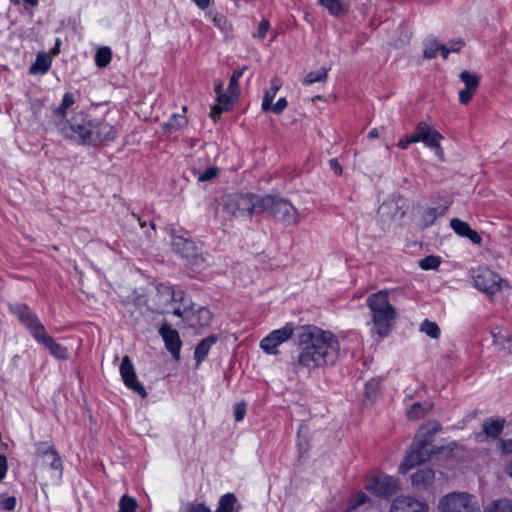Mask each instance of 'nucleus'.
<instances>
[{"mask_svg":"<svg viewBox=\"0 0 512 512\" xmlns=\"http://www.w3.org/2000/svg\"><path fill=\"white\" fill-rule=\"evenodd\" d=\"M297 355L291 363L298 374L313 373L334 365L340 353V344L330 332L313 325L301 326L296 332Z\"/></svg>","mask_w":512,"mask_h":512,"instance_id":"1","label":"nucleus"},{"mask_svg":"<svg viewBox=\"0 0 512 512\" xmlns=\"http://www.w3.org/2000/svg\"><path fill=\"white\" fill-rule=\"evenodd\" d=\"M261 196L254 193H229L219 199L218 213L225 221L246 220L259 214Z\"/></svg>","mask_w":512,"mask_h":512,"instance_id":"2","label":"nucleus"},{"mask_svg":"<svg viewBox=\"0 0 512 512\" xmlns=\"http://www.w3.org/2000/svg\"><path fill=\"white\" fill-rule=\"evenodd\" d=\"M440 430L441 424L438 421H430L420 428L411 444L409 454L399 468L401 473H406L408 470L430 458L433 452L430 446L432 445L435 434Z\"/></svg>","mask_w":512,"mask_h":512,"instance_id":"3","label":"nucleus"},{"mask_svg":"<svg viewBox=\"0 0 512 512\" xmlns=\"http://www.w3.org/2000/svg\"><path fill=\"white\" fill-rule=\"evenodd\" d=\"M367 306L371 310L372 320L376 332L380 336H387L392 328V322L397 313L388 300L386 291H378L371 294L367 300Z\"/></svg>","mask_w":512,"mask_h":512,"instance_id":"4","label":"nucleus"},{"mask_svg":"<svg viewBox=\"0 0 512 512\" xmlns=\"http://www.w3.org/2000/svg\"><path fill=\"white\" fill-rule=\"evenodd\" d=\"M92 119L83 112L74 114L68 120H57L56 128L59 133L81 145H88Z\"/></svg>","mask_w":512,"mask_h":512,"instance_id":"5","label":"nucleus"},{"mask_svg":"<svg viewBox=\"0 0 512 512\" xmlns=\"http://www.w3.org/2000/svg\"><path fill=\"white\" fill-rule=\"evenodd\" d=\"M267 212L276 221L285 225H297L299 214L297 209L284 198L278 196H261L259 213Z\"/></svg>","mask_w":512,"mask_h":512,"instance_id":"6","label":"nucleus"},{"mask_svg":"<svg viewBox=\"0 0 512 512\" xmlns=\"http://www.w3.org/2000/svg\"><path fill=\"white\" fill-rule=\"evenodd\" d=\"M440 512H478L479 507L474 496L467 492H451L441 498Z\"/></svg>","mask_w":512,"mask_h":512,"instance_id":"7","label":"nucleus"},{"mask_svg":"<svg viewBox=\"0 0 512 512\" xmlns=\"http://www.w3.org/2000/svg\"><path fill=\"white\" fill-rule=\"evenodd\" d=\"M10 312L19 320V322L28 330L35 340L46 329L39 320L38 316L24 303L10 305Z\"/></svg>","mask_w":512,"mask_h":512,"instance_id":"8","label":"nucleus"},{"mask_svg":"<svg viewBox=\"0 0 512 512\" xmlns=\"http://www.w3.org/2000/svg\"><path fill=\"white\" fill-rule=\"evenodd\" d=\"M473 283L475 288L487 294H494L501 288L502 278L493 270L479 266L473 270Z\"/></svg>","mask_w":512,"mask_h":512,"instance_id":"9","label":"nucleus"},{"mask_svg":"<svg viewBox=\"0 0 512 512\" xmlns=\"http://www.w3.org/2000/svg\"><path fill=\"white\" fill-rule=\"evenodd\" d=\"M35 455L41 460L42 465L49 467L55 472L57 479H60L63 472V463L59 453L49 442H37L35 444Z\"/></svg>","mask_w":512,"mask_h":512,"instance_id":"10","label":"nucleus"},{"mask_svg":"<svg viewBox=\"0 0 512 512\" xmlns=\"http://www.w3.org/2000/svg\"><path fill=\"white\" fill-rule=\"evenodd\" d=\"M365 488L377 497L388 499L397 493L399 485L394 477L379 474L367 483Z\"/></svg>","mask_w":512,"mask_h":512,"instance_id":"11","label":"nucleus"},{"mask_svg":"<svg viewBox=\"0 0 512 512\" xmlns=\"http://www.w3.org/2000/svg\"><path fill=\"white\" fill-rule=\"evenodd\" d=\"M118 132L114 125L103 119H92L89 144L97 146L114 141Z\"/></svg>","mask_w":512,"mask_h":512,"instance_id":"12","label":"nucleus"},{"mask_svg":"<svg viewBox=\"0 0 512 512\" xmlns=\"http://www.w3.org/2000/svg\"><path fill=\"white\" fill-rule=\"evenodd\" d=\"M294 328L292 324H286L280 329L273 330L260 341V347L271 355L278 354V346L292 337Z\"/></svg>","mask_w":512,"mask_h":512,"instance_id":"13","label":"nucleus"},{"mask_svg":"<svg viewBox=\"0 0 512 512\" xmlns=\"http://www.w3.org/2000/svg\"><path fill=\"white\" fill-rule=\"evenodd\" d=\"M120 374L127 388L137 393L142 398L147 397L144 386L138 381L133 364L128 356H124L120 365Z\"/></svg>","mask_w":512,"mask_h":512,"instance_id":"14","label":"nucleus"},{"mask_svg":"<svg viewBox=\"0 0 512 512\" xmlns=\"http://www.w3.org/2000/svg\"><path fill=\"white\" fill-rule=\"evenodd\" d=\"M416 132L422 137V142L429 148L435 150V154L443 159L444 152L440 145L442 135L435 129L431 128L426 122H420L416 126Z\"/></svg>","mask_w":512,"mask_h":512,"instance_id":"15","label":"nucleus"},{"mask_svg":"<svg viewBox=\"0 0 512 512\" xmlns=\"http://www.w3.org/2000/svg\"><path fill=\"white\" fill-rule=\"evenodd\" d=\"M159 334L165 343V348L169 351L173 359L179 361L182 347L179 332L173 329L169 324L164 323L159 328Z\"/></svg>","mask_w":512,"mask_h":512,"instance_id":"16","label":"nucleus"},{"mask_svg":"<svg viewBox=\"0 0 512 512\" xmlns=\"http://www.w3.org/2000/svg\"><path fill=\"white\" fill-rule=\"evenodd\" d=\"M459 77L465 84V87L459 91V102L467 105L479 87L480 78L477 74L468 70L462 71Z\"/></svg>","mask_w":512,"mask_h":512,"instance_id":"17","label":"nucleus"},{"mask_svg":"<svg viewBox=\"0 0 512 512\" xmlns=\"http://www.w3.org/2000/svg\"><path fill=\"white\" fill-rule=\"evenodd\" d=\"M428 505L425 502L414 499L413 497H397L392 505L390 512H427Z\"/></svg>","mask_w":512,"mask_h":512,"instance_id":"18","label":"nucleus"},{"mask_svg":"<svg viewBox=\"0 0 512 512\" xmlns=\"http://www.w3.org/2000/svg\"><path fill=\"white\" fill-rule=\"evenodd\" d=\"M35 341L41 345H43L49 353L58 360H66L69 357L68 349L57 343L54 338H52L47 331L45 330L38 336Z\"/></svg>","mask_w":512,"mask_h":512,"instance_id":"19","label":"nucleus"},{"mask_svg":"<svg viewBox=\"0 0 512 512\" xmlns=\"http://www.w3.org/2000/svg\"><path fill=\"white\" fill-rule=\"evenodd\" d=\"M172 249L175 253L186 259H193L197 255L195 243L183 236L172 235Z\"/></svg>","mask_w":512,"mask_h":512,"instance_id":"20","label":"nucleus"},{"mask_svg":"<svg viewBox=\"0 0 512 512\" xmlns=\"http://www.w3.org/2000/svg\"><path fill=\"white\" fill-rule=\"evenodd\" d=\"M435 472L432 469H420L411 475V484L417 491H424L430 487L434 481Z\"/></svg>","mask_w":512,"mask_h":512,"instance_id":"21","label":"nucleus"},{"mask_svg":"<svg viewBox=\"0 0 512 512\" xmlns=\"http://www.w3.org/2000/svg\"><path fill=\"white\" fill-rule=\"evenodd\" d=\"M450 226L459 236L468 238L474 244H481V236L473 230L467 222L458 218H452L450 220Z\"/></svg>","mask_w":512,"mask_h":512,"instance_id":"22","label":"nucleus"},{"mask_svg":"<svg viewBox=\"0 0 512 512\" xmlns=\"http://www.w3.org/2000/svg\"><path fill=\"white\" fill-rule=\"evenodd\" d=\"M212 317V313L207 307H200L196 312L190 310L186 320L192 327H207L211 324Z\"/></svg>","mask_w":512,"mask_h":512,"instance_id":"23","label":"nucleus"},{"mask_svg":"<svg viewBox=\"0 0 512 512\" xmlns=\"http://www.w3.org/2000/svg\"><path fill=\"white\" fill-rule=\"evenodd\" d=\"M217 340L218 337L216 335H209L198 343L194 351V358L197 365L204 361L210 348L217 342Z\"/></svg>","mask_w":512,"mask_h":512,"instance_id":"24","label":"nucleus"},{"mask_svg":"<svg viewBox=\"0 0 512 512\" xmlns=\"http://www.w3.org/2000/svg\"><path fill=\"white\" fill-rule=\"evenodd\" d=\"M505 419H488L483 423L484 434L492 439H497L503 432Z\"/></svg>","mask_w":512,"mask_h":512,"instance_id":"25","label":"nucleus"},{"mask_svg":"<svg viewBox=\"0 0 512 512\" xmlns=\"http://www.w3.org/2000/svg\"><path fill=\"white\" fill-rule=\"evenodd\" d=\"M75 103V97L72 92H66L63 95L60 105L53 111L54 122L57 120H67V110Z\"/></svg>","mask_w":512,"mask_h":512,"instance_id":"26","label":"nucleus"},{"mask_svg":"<svg viewBox=\"0 0 512 512\" xmlns=\"http://www.w3.org/2000/svg\"><path fill=\"white\" fill-rule=\"evenodd\" d=\"M433 409V403L424 402L414 403L407 411V417L409 420H417L425 417Z\"/></svg>","mask_w":512,"mask_h":512,"instance_id":"27","label":"nucleus"},{"mask_svg":"<svg viewBox=\"0 0 512 512\" xmlns=\"http://www.w3.org/2000/svg\"><path fill=\"white\" fill-rule=\"evenodd\" d=\"M50 67H51L50 57L46 53L42 52L36 56V60L30 66L29 70H30L31 74H37V73L45 74L48 72Z\"/></svg>","mask_w":512,"mask_h":512,"instance_id":"28","label":"nucleus"},{"mask_svg":"<svg viewBox=\"0 0 512 512\" xmlns=\"http://www.w3.org/2000/svg\"><path fill=\"white\" fill-rule=\"evenodd\" d=\"M447 207H430L423 211L422 221L425 227L431 226L438 217L446 213Z\"/></svg>","mask_w":512,"mask_h":512,"instance_id":"29","label":"nucleus"},{"mask_svg":"<svg viewBox=\"0 0 512 512\" xmlns=\"http://www.w3.org/2000/svg\"><path fill=\"white\" fill-rule=\"evenodd\" d=\"M236 502L237 498L233 493H226L220 497L215 512H237L234 508Z\"/></svg>","mask_w":512,"mask_h":512,"instance_id":"30","label":"nucleus"},{"mask_svg":"<svg viewBox=\"0 0 512 512\" xmlns=\"http://www.w3.org/2000/svg\"><path fill=\"white\" fill-rule=\"evenodd\" d=\"M280 82L278 79H272L271 81V88L265 93L262 101V110L264 112H268L269 108H271V104L280 89Z\"/></svg>","mask_w":512,"mask_h":512,"instance_id":"31","label":"nucleus"},{"mask_svg":"<svg viewBox=\"0 0 512 512\" xmlns=\"http://www.w3.org/2000/svg\"><path fill=\"white\" fill-rule=\"evenodd\" d=\"M244 70H245V67L242 69L234 70L230 77L229 85H228V92H229L230 96H232L233 102H235L238 98L239 79L243 75Z\"/></svg>","mask_w":512,"mask_h":512,"instance_id":"32","label":"nucleus"},{"mask_svg":"<svg viewBox=\"0 0 512 512\" xmlns=\"http://www.w3.org/2000/svg\"><path fill=\"white\" fill-rule=\"evenodd\" d=\"M215 93L217 94V101L220 105H223L224 108L227 110L230 109V107L234 104L232 100V96H230L229 92L224 93L223 92V83L220 81L215 84Z\"/></svg>","mask_w":512,"mask_h":512,"instance_id":"33","label":"nucleus"},{"mask_svg":"<svg viewBox=\"0 0 512 512\" xmlns=\"http://www.w3.org/2000/svg\"><path fill=\"white\" fill-rule=\"evenodd\" d=\"M112 59V51L109 47H101L96 51L95 62L99 68L106 67Z\"/></svg>","mask_w":512,"mask_h":512,"instance_id":"34","label":"nucleus"},{"mask_svg":"<svg viewBox=\"0 0 512 512\" xmlns=\"http://www.w3.org/2000/svg\"><path fill=\"white\" fill-rule=\"evenodd\" d=\"M486 512H512V501L509 499H499L493 501Z\"/></svg>","mask_w":512,"mask_h":512,"instance_id":"35","label":"nucleus"},{"mask_svg":"<svg viewBox=\"0 0 512 512\" xmlns=\"http://www.w3.org/2000/svg\"><path fill=\"white\" fill-rule=\"evenodd\" d=\"M420 331L433 339H437L440 336V328L438 324L428 319L421 323Z\"/></svg>","mask_w":512,"mask_h":512,"instance_id":"36","label":"nucleus"},{"mask_svg":"<svg viewBox=\"0 0 512 512\" xmlns=\"http://www.w3.org/2000/svg\"><path fill=\"white\" fill-rule=\"evenodd\" d=\"M441 44L435 38H428L425 41V49L423 56L426 59H433L437 56V52L440 51Z\"/></svg>","mask_w":512,"mask_h":512,"instance_id":"37","label":"nucleus"},{"mask_svg":"<svg viewBox=\"0 0 512 512\" xmlns=\"http://www.w3.org/2000/svg\"><path fill=\"white\" fill-rule=\"evenodd\" d=\"M328 70L326 68H321L317 71L309 72L304 78V84L311 85L316 82H323L327 79Z\"/></svg>","mask_w":512,"mask_h":512,"instance_id":"38","label":"nucleus"},{"mask_svg":"<svg viewBox=\"0 0 512 512\" xmlns=\"http://www.w3.org/2000/svg\"><path fill=\"white\" fill-rule=\"evenodd\" d=\"M137 507L138 504L135 498L128 495H123L119 501L118 512H135Z\"/></svg>","mask_w":512,"mask_h":512,"instance_id":"39","label":"nucleus"},{"mask_svg":"<svg viewBox=\"0 0 512 512\" xmlns=\"http://www.w3.org/2000/svg\"><path fill=\"white\" fill-rule=\"evenodd\" d=\"M441 264L439 256L429 255L419 261V267L423 270H436Z\"/></svg>","mask_w":512,"mask_h":512,"instance_id":"40","label":"nucleus"},{"mask_svg":"<svg viewBox=\"0 0 512 512\" xmlns=\"http://www.w3.org/2000/svg\"><path fill=\"white\" fill-rule=\"evenodd\" d=\"M180 512H212L204 503L198 501L187 502L181 506Z\"/></svg>","mask_w":512,"mask_h":512,"instance_id":"41","label":"nucleus"},{"mask_svg":"<svg viewBox=\"0 0 512 512\" xmlns=\"http://www.w3.org/2000/svg\"><path fill=\"white\" fill-rule=\"evenodd\" d=\"M159 292L165 294L171 301L174 302H181L184 299L183 291H175L172 289V287L169 286H162L161 289H159Z\"/></svg>","mask_w":512,"mask_h":512,"instance_id":"42","label":"nucleus"},{"mask_svg":"<svg viewBox=\"0 0 512 512\" xmlns=\"http://www.w3.org/2000/svg\"><path fill=\"white\" fill-rule=\"evenodd\" d=\"M186 124V118L182 115L173 114L170 120L167 122L169 129L177 130Z\"/></svg>","mask_w":512,"mask_h":512,"instance_id":"43","label":"nucleus"},{"mask_svg":"<svg viewBox=\"0 0 512 512\" xmlns=\"http://www.w3.org/2000/svg\"><path fill=\"white\" fill-rule=\"evenodd\" d=\"M270 28V23L267 19H262L257 27V31L253 34V37L263 40Z\"/></svg>","mask_w":512,"mask_h":512,"instance_id":"44","label":"nucleus"},{"mask_svg":"<svg viewBox=\"0 0 512 512\" xmlns=\"http://www.w3.org/2000/svg\"><path fill=\"white\" fill-rule=\"evenodd\" d=\"M368 501H369V497L365 493L358 492V493L354 494L353 497L351 498L350 507L355 509L357 507L364 505Z\"/></svg>","mask_w":512,"mask_h":512,"instance_id":"45","label":"nucleus"},{"mask_svg":"<svg viewBox=\"0 0 512 512\" xmlns=\"http://www.w3.org/2000/svg\"><path fill=\"white\" fill-rule=\"evenodd\" d=\"M16 503L17 500L14 496L3 497L0 500V508L6 511H13L16 507Z\"/></svg>","mask_w":512,"mask_h":512,"instance_id":"46","label":"nucleus"},{"mask_svg":"<svg viewBox=\"0 0 512 512\" xmlns=\"http://www.w3.org/2000/svg\"><path fill=\"white\" fill-rule=\"evenodd\" d=\"M218 168L216 167H209L207 168L203 173L199 174L198 180L200 182H206L214 179L218 175Z\"/></svg>","mask_w":512,"mask_h":512,"instance_id":"47","label":"nucleus"},{"mask_svg":"<svg viewBox=\"0 0 512 512\" xmlns=\"http://www.w3.org/2000/svg\"><path fill=\"white\" fill-rule=\"evenodd\" d=\"M246 414V404L244 402H239L234 405V416L237 422H240L244 419Z\"/></svg>","mask_w":512,"mask_h":512,"instance_id":"48","label":"nucleus"},{"mask_svg":"<svg viewBox=\"0 0 512 512\" xmlns=\"http://www.w3.org/2000/svg\"><path fill=\"white\" fill-rule=\"evenodd\" d=\"M287 104H288V102H287L286 98L281 97L278 99V101L274 105L271 104V108H269V111L273 112L274 114L279 115L285 110V108L287 107Z\"/></svg>","mask_w":512,"mask_h":512,"instance_id":"49","label":"nucleus"},{"mask_svg":"<svg viewBox=\"0 0 512 512\" xmlns=\"http://www.w3.org/2000/svg\"><path fill=\"white\" fill-rule=\"evenodd\" d=\"M8 471L7 458L5 455L0 454V481H2Z\"/></svg>","mask_w":512,"mask_h":512,"instance_id":"50","label":"nucleus"},{"mask_svg":"<svg viewBox=\"0 0 512 512\" xmlns=\"http://www.w3.org/2000/svg\"><path fill=\"white\" fill-rule=\"evenodd\" d=\"M329 166L336 176H340L342 174V167L336 158L329 160Z\"/></svg>","mask_w":512,"mask_h":512,"instance_id":"51","label":"nucleus"},{"mask_svg":"<svg viewBox=\"0 0 512 512\" xmlns=\"http://www.w3.org/2000/svg\"><path fill=\"white\" fill-rule=\"evenodd\" d=\"M463 46L464 42L461 39H458L450 41L447 47L449 48L450 52H459Z\"/></svg>","mask_w":512,"mask_h":512,"instance_id":"52","label":"nucleus"},{"mask_svg":"<svg viewBox=\"0 0 512 512\" xmlns=\"http://www.w3.org/2000/svg\"><path fill=\"white\" fill-rule=\"evenodd\" d=\"M190 308L185 306L183 309L180 307L174 308L172 310V314L177 317H182L183 319H186V316L189 315Z\"/></svg>","mask_w":512,"mask_h":512,"instance_id":"53","label":"nucleus"},{"mask_svg":"<svg viewBox=\"0 0 512 512\" xmlns=\"http://www.w3.org/2000/svg\"><path fill=\"white\" fill-rule=\"evenodd\" d=\"M501 447L504 453H512V439L501 440Z\"/></svg>","mask_w":512,"mask_h":512,"instance_id":"54","label":"nucleus"},{"mask_svg":"<svg viewBox=\"0 0 512 512\" xmlns=\"http://www.w3.org/2000/svg\"><path fill=\"white\" fill-rule=\"evenodd\" d=\"M413 142L410 141V137L407 135L405 136L404 138L400 139L397 146L401 149H407L409 147L410 144H412Z\"/></svg>","mask_w":512,"mask_h":512,"instance_id":"55","label":"nucleus"},{"mask_svg":"<svg viewBox=\"0 0 512 512\" xmlns=\"http://www.w3.org/2000/svg\"><path fill=\"white\" fill-rule=\"evenodd\" d=\"M199 9L205 10L208 8L212 0H192Z\"/></svg>","mask_w":512,"mask_h":512,"instance_id":"56","label":"nucleus"},{"mask_svg":"<svg viewBox=\"0 0 512 512\" xmlns=\"http://www.w3.org/2000/svg\"><path fill=\"white\" fill-rule=\"evenodd\" d=\"M377 385L374 382H367L366 384V394L368 397L371 396V394H374L376 392Z\"/></svg>","mask_w":512,"mask_h":512,"instance_id":"57","label":"nucleus"},{"mask_svg":"<svg viewBox=\"0 0 512 512\" xmlns=\"http://www.w3.org/2000/svg\"><path fill=\"white\" fill-rule=\"evenodd\" d=\"M212 20L216 27L222 29V24L225 22V18L222 15H216Z\"/></svg>","mask_w":512,"mask_h":512,"instance_id":"58","label":"nucleus"},{"mask_svg":"<svg viewBox=\"0 0 512 512\" xmlns=\"http://www.w3.org/2000/svg\"><path fill=\"white\" fill-rule=\"evenodd\" d=\"M223 110H226L223 105L214 106L211 111L212 118L216 119V117L219 116Z\"/></svg>","mask_w":512,"mask_h":512,"instance_id":"59","label":"nucleus"},{"mask_svg":"<svg viewBox=\"0 0 512 512\" xmlns=\"http://www.w3.org/2000/svg\"><path fill=\"white\" fill-rule=\"evenodd\" d=\"M440 52H441V55L444 59H447L448 58V55L450 52L449 48L446 46V45H443L441 44V47H440Z\"/></svg>","mask_w":512,"mask_h":512,"instance_id":"60","label":"nucleus"},{"mask_svg":"<svg viewBox=\"0 0 512 512\" xmlns=\"http://www.w3.org/2000/svg\"><path fill=\"white\" fill-rule=\"evenodd\" d=\"M408 136L410 137V141H412L413 143L422 142V137L419 136V134L416 132V130L414 131L413 134L408 135Z\"/></svg>","mask_w":512,"mask_h":512,"instance_id":"61","label":"nucleus"},{"mask_svg":"<svg viewBox=\"0 0 512 512\" xmlns=\"http://www.w3.org/2000/svg\"><path fill=\"white\" fill-rule=\"evenodd\" d=\"M368 137L373 139V138H378L379 137V130L377 128H373L369 133H368Z\"/></svg>","mask_w":512,"mask_h":512,"instance_id":"62","label":"nucleus"},{"mask_svg":"<svg viewBox=\"0 0 512 512\" xmlns=\"http://www.w3.org/2000/svg\"><path fill=\"white\" fill-rule=\"evenodd\" d=\"M60 40L57 39L55 47L52 49V54L57 55L59 53Z\"/></svg>","mask_w":512,"mask_h":512,"instance_id":"63","label":"nucleus"},{"mask_svg":"<svg viewBox=\"0 0 512 512\" xmlns=\"http://www.w3.org/2000/svg\"><path fill=\"white\" fill-rule=\"evenodd\" d=\"M506 472L510 477H512V461L508 464Z\"/></svg>","mask_w":512,"mask_h":512,"instance_id":"64","label":"nucleus"}]
</instances>
